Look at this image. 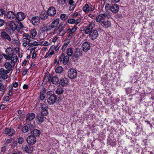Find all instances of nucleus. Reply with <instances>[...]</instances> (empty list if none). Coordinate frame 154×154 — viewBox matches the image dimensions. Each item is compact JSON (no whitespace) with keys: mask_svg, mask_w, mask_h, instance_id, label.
<instances>
[{"mask_svg":"<svg viewBox=\"0 0 154 154\" xmlns=\"http://www.w3.org/2000/svg\"><path fill=\"white\" fill-rule=\"evenodd\" d=\"M6 55H4V57L7 60H11L10 61L7 62L4 64L6 70L10 72L12 71L17 62L18 58L14 54L13 49L11 48H8L5 50Z\"/></svg>","mask_w":154,"mask_h":154,"instance_id":"1","label":"nucleus"},{"mask_svg":"<svg viewBox=\"0 0 154 154\" xmlns=\"http://www.w3.org/2000/svg\"><path fill=\"white\" fill-rule=\"evenodd\" d=\"M32 39H33L32 38H23L22 39L23 42V46L24 47H26L27 46L32 47L34 46L39 45L40 44V42L36 41H34L33 42H31L32 41Z\"/></svg>","mask_w":154,"mask_h":154,"instance_id":"2","label":"nucleus"},{"mask_svg":"<svg viewBox=\"0 0 154 154\" xmlns=\"http://www.w3.org/2000/svg\"><path fill=\"white\" fill-rule=\"evenodd\" d=\"M95 9V6L90 4L86 3L82 7V9L84 12L88 14L93 11Z\"/></svg>","mask_w":154,"mask_h":154,"instance_id":"3","label":"nucleus"},{"mask_svg":"<svg viewBox=\"0 0 154 154\" xmlns=\"http://www.w3.org/2000/svg\"><path fill=\"white\" fill-rule=\"evenodd\" d=\"M77 27L75 26L72 28H69L67 30V32L68 35L67 37V39L69 41L75 35V32H76Z\"/></svg>","mask_w":154,"mask_h":154,"instance_id":"4","label":"nucleus"},{"mask_svg":"<svg viewBox=\"0 0 154 154\" xmlns=\"http://www.w3.org/2000/svg\"><path fill=\"white\" fill-rule=\"evenodd\" d=\"M10 72L6 70L3 68H1L0 69V81L1 79L5 80L7 79L8 75Z\"/></svg>","mask_w":154,"mask_h":154,"instance_id":"5","label":"nucleus"},{"mask_svg":"<svg viewBox=\"0 0 154 154\" xmlns=\"http://www.w3.org/2000/svg\"><path fill=\"white\" fill-rule=\"evenodd\" d=\"M107 14H101L98 15L96 18V20L97 22H100V23L108 19Z\"/></svg>","mask_w":154,"mask_h":154,"instance_id":"6","label":"nucleus"},{"mask_svg":"<svg viewBox=\"0 0 154 154\" xmlns=\"http://www.w3.org/2000/svg\"><path fill=\"white\" fill-rule=\"evenodd\" d=\"M93 27L94 24L89 23L88 26L83 27V31H85V32L86 34H89L92 31Z\"/></svg>","mask_w":154,"mask_h":154,"instance_id":"7","label":"nucleus"},{"mask_svg":"<svg viewBox=\"0 0 154 154\" xmlns=\"http://www.w3.org/2000/svg\"><path fill=\"white\" fill-rule=\"evenodd\" d=\"M68 77L71 79L75 78L77 75V72L74 69H71L69 70L68 73Z\"/></svg>","mask_w":154,"mask_h":154,"instance_id":"8","label":"nucleus"},{"mask_svg":"<svg viewBox=\"0 0 154 154\" xmlns=\"http://www.w3.org/2000/svg\"><path fill=\"white\" fill-rule=\"evenodd\" d=\"M57 99L56 96L53 94L51 95L47 99V102L49 105H52L55 103Z\"/></svg>","mask_w":154,"mask_h":154,"instance_id":"9","label":"nucleus"},{"mask_svg":"<svg viewBox=\"0 0 154 154\" xmlns=\"http://www.w3.org/2000/svg\"><path fill=\"white\" fill-rule=\"evenodd\" d=\"M27 142L29 144L33 145L35 144L36 142V138L32 135L28 137L27 140Z\"/></svg>","mask_w":154,"mask_h":154,"instance_id":"10","label":"nucleus"},{"mask_svg":"<svg viewBox=\"0 0 154 154\" xmlns=\"http://www.w3.org/2000/svg\"><path fill=\"white\" fill-rule=\"evenodd\" d=\"M72 57L73 60L75 61L77 60L79 58V57L82 56V53L81 52L78 50H76L74 52Z\"/></svg>","mask_w":154,"mask_h":154,"instance_id":"11","label":"nucleus"},{"mask_svg":"<svg viewBox=\"0 0 154 154\" xmlns=\"http://www.w3.org/2000/svg\"><path fill=\"white\" fill-rule=\"evenodd\" d=\"M99 35L98 32L97 30H92L89 34V38L92 40L96 39Z\"/></svg>","mask_w":154,"mask_h":154,"instance_id":"12","label":"nucleus"},{"mask_svg":"<svg viewBox=\"0 0 154 154\" xmlns=\"http://www.w3.org/2000/svg\"><path fill=\"white\" fill-rule=\"evenodd\" d=\"M56 10L55 8L53 7H50L47 11V14L48 15L50 16H54L56 14Z\"/></svg>","mask_w":154,"mask_h":154,"instance_id":"13","label":"nucleus"},{"mask_svg":"<svg viewBox=\"0 0 154 154\" xmlns=\"http://www.w3.org/2000/svg\"><path fill=\"white\" fill-rule=\"evenodd\" d=\"M90 43L87 42H85L82 45V50L85 52L89 50L90 49Z\"/></svg>","mask_w":154,"mask_h":154,"instance_id":"14","label":"nucleus"},{"mask_svg":"<svg viewBox=\"0 0 154 154\" xmlns=\"http://www.w3.org/2000/svg\"><path fill=\"white\" fill-rule=\"evenodd\" d=\"M1 37L4 40L11 41V38L5 32H1Z\"/></svg>","mask_w":154,"mask_h":154,"instance_id":"15","label":"nucleus"},{"mask_svg":"<svg viewBox=\"0 0 154 154\" xmlns=\"http://www.w3.org/2000/svg\"><path fill=\"white\" fill-rule=\"evenodd\" d=\"M31 22L34 25H38L40 23V18L38 16L33 17L32 18Z\"/></svg>","mask_w":154,"mask_h":154,"instance_id":"16","label":"nucleus"},{"mask_svg":"<svg viewBox=\"0 0 154 154\" xmlns=\"http://www.w3.org/2000/svg\"><path fill=\"white\" fill-rule=\"evenodd\" d=\"M26 15L22 12H19L17 13L16 16V18L19 21H22L25 18Z\"/></svg>","mask_w":154,"mask_h":154,"instance_id":"17","label":"nucleus"},{"mask_svg":"<svg viewBox=\"0 0 154 154\" xmlns=\"http://www.w3.org/2000/svg\"><path fill=\"white\" fill-rule=\"evenodd\" d=\"M15 133V131L12 129L9 128H6L4 132L5 134H7L8 136H12Z\"/></svg>","mask_w":154,"mask_h":154,"instance_id":"18","label":"nucleus"},{"mask_svg":"<svg viewBox=\"0 0 154 154\" xmlns=\"http://www.w3.org/2000/svg\"><path fill=\"white\" fill-rule=\"evenodd\" d=\"M35 116V115L34 113H28L26 115V121H31L34 119Z\"/></svg>","mask_w":154,"mask_h":154,"instance_id":"19","label":"nucleus"},{"mask_svg":"<svg viewBox=\"0 0 154 154\" xmlns=\"http://www.w3.org/2000/svg\"><path fill=\"white\" fill-rule=\"evenodd\" d=\"M7 16L8 19H13L15 17L16 14L14 12L10 11L7 13Z\"/></svg>","mask_w":154,"mask_h":154,"instance_id":"20","label":"nucleus"},{"mask_svg":"<svg viewBox=\"0 0 154 154\" xmlns=\"http://www.w3.org/2000/svg\"><path fill=\"white\" fill-rule=\"evenodd\" d=\"M60 60L62 61V60L63 63L64 65L66 64L69 60V57L67 56H66L63 57V56H61L60 58Z\"/></svg>","mask_w":154,"mask_h":154,"instance_id":"21","label":"nucleus"},{"mask_svg":"<svg viewBox=\"0 0 154 154\" xmlns=\"http://www.w3.org/2000/svg\"><path fill=\"white\" fill-rule=\"evenodd\" d=\"M68 79L66 78H64L61 79L59 83L63 86H66L68 84Z\"/></svg>","mask_w":154,"mask_h":154,"instance_id":"22","label":"nucleus"},{"mask_svg":"<svg viewBox=\"0 0 154 154\" xmlns=\"http://www.w3.org/2000/svg\"><path fill=\"white\" fill-rule=\"evenodd\" d=\"M110 10L113 13H116L119 11V7L118 5L116 4L113 5L110 8Z\"/></svg>","mask_w":154,"mask_h":154,"instance_id":"23","label":"nucleus"},{"mask_svg":"<svg viewBox=\"0 0 154 154\" xmlns=\"http://www.w3.org/2000/svg\"><path fill=\"white\" fill-rule=\"evenodd\" d=\"M59 22L60 19L59 18H57L54 20L51 24L52 28H54L57 27L59 24Z\"/></svg>","mask_w":154,"mask_h":154,"instance_id":"24","label":"nucleus"},{"mask_svg":"<svg viewBox=\"0 0 154 154\" xmlns=\"http://www.w3.org/2000/svg\"><path fill=\"white\" fill-rule=\"evenodd\" d=\"M101 25L103 26V27L106 28H108L109 27L111 26V23L109 21H105L104 20L101 23Z\"/></svg>","mask_w":154,"mask_h":154,"instance_id":"25","label":"nucleus"},{"mask_svg":"<svg viewBox=\"0 0 154 154\" xmlns=\"http://www.w3.org/2000/svg\"><path fill=\"white\" fill-rule=\"evenodd\" d=\"M48 81L49 82H51L54 84L56 85L59 82V79L56 76H54L51 79H50L49 78L48 79Z\"/></svg>","mask_w":154,"mask_h":154,"instance_id":"26","label":"nucleus"},{"mask_svg":"<svg viewBox=\"0 0 154 154\" xmlns=\"http://www.w3.org/2000/svg\"><path fill=\"white\" fill-rule=\"evenodd\" d=\"M66 33V31L65 29L61 28L59 29L57 34L60 36H63Z\"/></svg>","mask_w":154,"mask_h":154,"instance_id":"27","label":"nucleus"},{"mask_svg":"<svg viewBox=\"0 0 154 154\" xmlns=\"http://www.w3.org/2000/svg\"><path fill=\"white\" fill-rule=\"evenodd\" d=\"M52 29L53 28L51 25L45 26L42 28V30L44 32H48V31H51Z\"/></svg>","mask_w":154,"mask_h":154,"instance_id":"28","label":"nucleus"},{"mask_svg":"<svg viewBox=\"0 0 154 154\" xmlns=\"http://www.w3.org/2000/svg\"><path fill=\"white\" fill-rule=\"evenodd\" d=\"M24 149L25 151L28 153H31L33 151V148L31 146H26Z\"/></svg>","mask_w":154,"mask_h":154,"instance_id":"29","label":"nucleus"},{"mask_svg":"<svg viewBox=\"0 0 154 154\" xmlns=\"http://www.w3.org/2000/svg\"><path fill=\"white\" fill-rule=\"evenodd\" d=\"M48 16L44 11H42L40 14L39 18L42 20H45L48 17Z\"/></svg>","mask_w":154,"mask_h":154,"instance_id":"30","label":"nucleus"},{"mask_svg":"<svg viewBox=\"0 0 154 154\" xmlns=\"http://www.w3.org/2000/svg\"><path fill=\"white\" fill-rule=\"evenodd\" d=\"M10 41L12 43L16 45H18L19 43V40L17 37L11 38V40Z\"/></svg>","mask_w":154,"mask_h":154,"instance_id":"31","label":"nucleus"},{"mask_svg":"<svg viewBox=\"0 0 154 154\" xmlns=\"http://www.w3.org/2000/svg\"><path fill=\"white\" fill-rule=\"evenodd\" d=\"M69 4L70 6L69 8V10H73L75 8V2L73 0H69Z\"/></svg>","mask_w":154,"mask_h":154,"instance_id":"32","label":"nucleus"},{"mask_svg":"<svg viewBox=\"0 0 154 154\" xmlns=\"http://www.w3.org/2000/svg\"><path fill=\"white\" fill-rule=\"evenodd\" d=\"M74 52L73 49L71 48H69L67 50L66 54L68 56H72Z\"/></svg>","mask_w":154,"mask_h":154,"instance_id":"33","label":"nucleus"},{"mask_svg":"<svg viewBox=\"0 0 154 154\" xmlns=\"http://www.w3.org/2000/svg\"><path fill=\"white\" fill-rule=\"evenodd\" d=\"M32 135L35 137L38 136L40 133V131L37 129H34L32 132H31Z\"/></svg>","mask_w":154,"mask_h":154,"instance_id":"34","label":"nucleus"},{"mask_svg":"<svg viewBox=\"0 0 154 154\" xmlns=\"http://www.w3.org/2000/svg\"><path fill=\"white\" fill-rule=\"evenodd\" d=\"M9 26L10 28L12 30L13 32L17 29V25L14 22L11 23Z\"/></svg>","mask_w":154,"mask_h":154,"instance_id":"35","label":"nucleus"},{"mask_svg":"<svg viewBox=\"0 0 154 154\" xmlns=\"http://www.w3.org/2000/svg\"><path fill=\"white\" fill-rule=\"evenodd\" d=\"M44 117L43 116L38 115L36 117V119L40 123H42L44 120Z\"/></svg>","mask_w":154,"mask_h":154,"instance_id":"36","label":"nucleus"},{"mask_svg":"<svg viewBox=\"0 0 154 154\" xmlns=\"http://www.w3.org/2000/svg\"><path fill=\"white\" fill-rule=\"evenodd\" d=\"M64 92L63 89L61 87H59L56 89L55 91L56 94L58 95L62 94Z\"/></svg>","mask_w":154,"mask_h":154,"instance_id":"37","label":"nucleus"},{"mask_svg":"<svg viewBox=\"0 0 154 154\" xmlns=\"http://www.w3.org/2000/svg\"><path fill=\"white\" fill-rule=\"evenodd\" d=\"M41 114L43 116H46L48 114V111L46 108L42 107Z\"/></svg>","mask_w":154,"mask_h":154,"instance_id":"38","label":"nucleus"},{"mask_svg":"<svg viewBox=\"0 0 154 154\" xmlns=\"http://www.w3.org/2000/svg\"><path fill=\"white\" fill-rule=\"evenodd\" d=\"M29 125L25 126L22 128V131L24 133H25L29 131L30 130Z\"/></svg>","mask_w":154,"mask_h":154,"instance_id":"39","label":"nucleus"},{"mask_svg":"<svg viewBox=\"0 0 154 154\" xmlns=\"http://www.w3.org/2000/svg\"><path fill=\"white\" fill-rule=\"evenodd\" d=\"M8 94L11 96L13 94V88L12 86H9L8 88Z\"/></svg>","mask_w":154,"mask_h":154,"instance_id":"40","label":"nucleus"},{"mask_svg":"<svg viewBox=\"0 0 154 154\" xmlns=\"http://www.w3.org/2000/svg\"><path fill=\"white\" fill-rule=\"evenodd\" d=\"M63 70V69L61 66H59L55 69V71L57 73H61Z\"/></svg>","mask_w":154,"mask_h":154,"instance_id":"41","label":"nucleus"},{"mask_svg":"<svg viewBox=\"0 0 154 154\" xmlns=\"http://www.w3.org/2000/svg\"><path fill=\"white\" fill-rule=\"evenodd\" d=\"M30 34L32 37H35L37 35V33L36 30L35 29H33L31 30Z\"/></svg>","mask_w":154,"mask_h":154,"instance_id":"42","label":"nucleus"},{"mask_svg":"<svg viewBox=\"0 0 154 154\" xmlns=\"http://www.w3.org/2000/svg\"><path fill=\"white\" fill-rule=\"evenodd\" d=\"M68 18V16L65 14H61L60 15V18L63 21H64L66 20Z\"/></svg>","mask_w":154,"mask_h":154,"instance_id":"43","label":"nucleus"},{"mask_svg":"<svg viewBox=\"0 0 154 154\" xmlns=\"http://www.w3.org/2000/svg\"><path fill=\"white\" fill-rule=\"evenodd\" d=\"M0 91L4 92L5 91V87L3 83L0 82Z\"/></svg>","mask_w":154,"mask_h":154,"instance_id":"44","label":"nucleus"},{"mask_svg":"<svg viewBox=\"0 0 154 154\" xmlns=\"http://www.w3.org/2000/svg\"><path fill=\"white\" fill-rule=\"evenodd\" d=\"M111 4L109 3H106L105 5V8L106 10L108 11L110 9Z\"/></svg>","mask_w":154,"mask_h":154,"instance_id":"45","label":"nucleus"},{"mask_svg":"<svg viewBox=\"0 0 154 154\" xmlns=\"http://www.w3.org/2000/svg\"><path fill=\"white\" fill-rule=\"evenodd\" d=\"M40 42V44L39 45H42L45 46H48L49 45V42L47 41H45L44 43L43 42Z\"/></svg>","mask_w":154,"mask_h":154,"instance_id":"46","label":"nucleus"},{"mask_svg":"<svg viewBox=\"0 0 154 154\" xmlns=\"http://www.w3.org/2000/svg\"><path fill=\"white\" fill-rule=\"evenodd\" d=\"M45 98V96L43 92H41L39 95V98L41 100H43Z\"/></svg>","mask_w":154,"mask_h":154,"instance_id":"47","label":"nucleus"},{"mask_svg":"<svg viewBox=\"0 0 154 154\" xmlns=\"http://www.w3.org/2000/svg\"><path fill=\"white\" fill-rule=\"evenodd\" d=\"M24 140L23 138L22 137H20L18 139L17 142L19 143L22 144L24 142Z\"/></svg>","mask_w":154,"mask_h":154,"instance_id":"48","label":"nucleus"},{"mask_svg":"<svg viewBox=\"0 0 154 154\" xmlns=\"http://www.w3.org/2000/svg\"><path fill=\"white\" fill-rule=\"evenodd\" d=\"M68 45V44L67 43H65L62 46V51L64 52L66 50V49L67 46Z\"/></svg>","mask_w":154,"mask_h":154,"instance_id":"49","label":"nucleus"},{"mask_svg":"<svg viewBox=\"0 0 154 154\" xmlns=\"http://www.w3.org/2000/svg\"><path fill=\"white\" fill-rule=\"evenodd\" d=\"M67 22L69 23H75V20L73 18H69L68 19Z\"/></svg>","mask_w":154,"mask_h":154,"instance_id":"50","label":"nucleus"},{"mask_svg":"<svg viewBox=\"0 0 154 154\" xmlns=\"http://www.w3.org/2000/svg\"><path fill=\"white\" fill-rule=\"evenodd\" d=\"M52 47H51L50 48V50L48 51V53L51 56L53 54H54V51L53 50H51V48Z\"/></svg>","mask_w":154,"mask_h":154,"instance_id":"51","label":"nucleus"},{"mask_svg":"<svg viewBox=\"0 0 154 154\" xmlns=\"http://www.w3.org/2000/svg\"><path fill=\"white\" fill-rule=\"evenodd\" d=\"M17 28H19L20 29H22L23 27L24 26L23 24H22L21 23H19V24L17 25Z\"/></svg>","mask_w":154,"mask_h":154,"instance_id":"52","label":"nucleus"},{"mask_svg":"<svg viewBox=\"0 0 154 154\" xmlns=\"http://www.w3.org/2000/svg\"><path fill=\"white\" fill-rule=\"evenodd\" d=\"M23 38H31V36L29 35L28 33H24L23 34Z\"/></svg>","mask_w":154,"mask_h":154,"instance_id":"53","label":"nucleus"},{"mask_svg":"<svg viewBox=\"0 0 154 154\" xmlns=\"http://www.w3.org/2000/svg\"><path fill=\"white\" fill-rule=\"evenodd\" d=\"M5 14V11L2 9H0V17L3 16L4 14Z\"/></svg>","mask_w":154,"mask_h":154,"instance_id":"54","label":"nucleus"},{"mask_svg":"<svg viewBox=\"0 0 154 154\" xmlns=\"http://www.w3.org/2000/svg\"><path fill=\"white\" fill-rule=\"evenodd\" d=\"M4 55L5 54H0V63L3 62L4 60V58L3 57H4Z\"/></svg>","mask_w":154,"mask_h":154,"instance_id":"55","label":"nucleus"},{"mask_svg":"<svg viewBox=\"0 0 154 154\" xmlns=\"http://www.w3.org/2000/svg\"><path fill=\"white\" fill-rule=\"evenodd\" d=\"M81 21V19L80 18H78L76 20H75V25H77Z\"/></svg>","mask_w":154,"mask_h":154,"instance_id":"56","label":"nucleus"},{"mask_svg":"<svg viewBox=\"0 0 154 154\" xmlns=\"http://www.w3.org/2000/svg\"><path fill=\"white\" fill-rule=\"evenodd\" d=\"M60 45L58 44L56 46H54L53 47H54V49L55 51H58L59 48L60 47Z\"/></svg>","mask_w":154,"mask_h":154,"instance_id":"57","label":"nucleus"},{"mask_svg":"<svg viewBox=\"0 0 154 154\" xmlns=\"http://www.w3.org/2000/svg\"><path fill=\"white\" fill-rule=\"evenodd\" d=\"M66 0H59V2L62 5H63L66 2Z\"/></svg>","mask_w":154,"mask_h":154,"instance_id":"58","label":"nucleus"},{"mask_svg":"<svg viewBox=\"0 0 154 154\" xmlns=\"http://www.w3.org/2000/svg\"><path fill=\"white\" fill-rule=\"evenodd\" d=\"M9 100V97L8 96H5L3 98V100L4 101H8Z\"/></svg>","mask_w":154,"mask_h":154,"instance_id":"59","label":"nucleus"},{"mask_svg":"<svg viewBox=\"0 0 154 154\" xmlns=\"http://www.w3.org/2000/svg\"><path fill=\"white\" fill-rule=\"evenodd\" d=\"M18 86V84L17 82H13L12 85L11 86H12L13 87H14V88H16Z\"/></svg>","mask_w":154,"mask_h":154,"instance_id":"60","label":"nucleus"},{"mask_svg":"<svg viewBox=\"0 0 154 154\" xmlns=\"http://www.w3.org/2000/svg\"><path fill=\"white\" fill-rule=\"evenodd\" d=\"M6 145H5L3 147H2L1 150V151L2 152H5L6 150Z\"/></svg>","mask_w":154,"mask_h":154,"instance_id":"61","label":"nucleus"},{"mask_svg":"<svg viewBox=\"0 0 154 154\" xmlns=\"http://www.w3.org/2000/svg\"><path fill=\"white\" fill-rule=\"evenodd\" d=\"M58 38V37H57V36H54V37L52 38V42H55L57 40V39Z\"/></svg>","mask_w":154,"mask_h":154,"instance_id":"62","label":"nucleus"},{"mask_svg":"<svg viewBox=\"0 0 154 154\" xmlns=\"http://www.w3.org/2000/svg\"><path fill=\"white\" fill-rule=\"evenodd\" d=\"M4 23V21L3 20L0 19V27L3 26Z\"/></svg>","mask_w":154,"mask_h":154,"instance_id":"63","label":"nucleus"},{"mask_svg":"<svg viewBox=\"0 0 154 154\" xmlns=\"http://www.w3.org/2000/svg\"><path fill=\"white\" fill-rule=\"evenodd\" d=\"M27 69H25L23 70V71L22 72V75H25L27 73Z\"/></svg>","mask_w":154,"mask_h":154,"instance_id":"64","label":"nucleus"}]
</instances>
